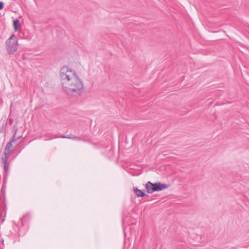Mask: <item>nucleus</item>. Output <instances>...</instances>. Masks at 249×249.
I'll list each match as a JSON object with an SVG mask.
<instances>
[{"label": "nucleus", "mask_w": 249, "mask_h": 249, "mask_svg": "<svg viewBox=\"0 0 249 249\" xmlns=\"http://www.w3.org/2000/svg\"><path fill=\"white\" fill-rule=\"evenodd\" d=\"M18 39L14 34H12L6 42V50L9 54H13L18 49Z\"/></svg>", "instance_id": "3"}, {"label": "nucleus", "mask_w": 249, "mask_h": 249, "mask_svg": "<svg viewBox=\"0 0 249 249\" xmlns=\"http://www.w3.org/2000/svg\"><path fill=\"white\" fill-rule=\"evenodd\" d=\"M168 185L161 182L152 183L149 181L145 184V188L148 193L159 192L166 189Z\"/></svg>", "instance_id": "2"}, {"label": "nucleus", "mask_w": 249, "mask_h": 249, "mask_svg": "<svg viewBox=\"0 0 249 249\" xmlns=\"http://www.w3.org/2000/svg\"><path fill=\"white\" fill-rule=\"evenodd\" d=\"M73 136H73V135L71 134V135H68V136H64V135L62 136H61V138H67V139H71V140H73Z\"/></svg>", "instance_id": "9"}, {"label": "nucleus", "mask_w": 249, "mask_h": 249, "mask_svg": "<svg viewBox=\"0 0 249 249\" xmlns=\"http://www.w3.org/2000/svg\"><path fill=\"white\" fill-rule=\"evenodd\" d=\"M4 156L1 158V160L3 163H7V159L9 157V154H10V151H7V152H4Z\"/></svg>", "instance_id": "7"}, {"label": "nucleus", "mask_w": 249, "mask_h": 249, "mask_svg": "<svg viewBox=\"0 0 249 249\" xmlns=\"http://www.w3.org/2000/svg\"><path fill=\"white\" fill-rule=\"evenodd\" d=\"M7 175H5L4 176H3V183H2V186H1V191L2 192H5V190H6V182H7Z\"/></svg>", "instance_id": "6"}, {"label": "nucleus", "mask_w": 249, "mask_h": 249, "mask_svg": "<svg viewBox=\"0 0 249 249\" xmlns=\"http://www.w3.org/2000/svg\"><path fill=\"white\" fill-rule=\"evenodd\" d=\"M4 7V3L2 1H0V10L2 9Z\"/></svg>", "instance_id": "12"}, {"label": "nucleus", "mask_w": 249, "mask_h": 249, "mask_svg": "<svg viewBox=\"0 0 249 249\" xmlns=\"http://www.w3.org/2000/svg\"><path fill=\"white\" fill-rule=\"evenodd\" d=\"M133 190L138 197H143L145 196H147V195L144 193L142 190H140L137 188H134Z\"/></svg>", "instance_id": "5"}, {"label": "nucleus", "mask_w": 249, "mask_h": 249, "mask_svg": "<svg viewBox=\"0 0 249 249\" xmlns=\"http://www.w3.org/2000/svg\"><path fill=\"white\" fill-rule=\"evenodd\" d=\"M60 77L64 90L70 95H80L83 89V84L75 71L68 67H62Z\"/></svg>", "instance_id": "1"}, {"label": "nucleus", "mask_w": 249, "mask_h": 249, "mask_svg": "<svg viewBox=\"0 0 249 249\" xmlns=\"http://www.w3.org/2000/svg\"><path fill=\"white\" fill-rule=\"evenodd\" d=\"M17 133V129H16L15 130L14 134L12 138V140L8 143H7V144L5 148V151H10V152L12 151V150H10V149L12 147V142L16 141V136Z\"/></svg>", "instance_id": "4"}, {"label": "nucleus", "mask_w": 249, "mask_h": 249, "mask_svg": "<svg viewBox=\"0 0 249 249\" xmlns=\"http://www.w3.org/2000/svg\"><path fill=\"white\" fill-rule=\"evenodd\" d=\"M19 21L18 19H16L14 21V26L15 30H17L18 28Z\"/></svg>", "instance_id": "8"}, {"label": "nucleus", "mask_w": 249, "mask_h": 249, "mask_svg": "<svg viewBox=\"0 0 249 249\" xmlns=\"http://www.w3.org/2000/svg\"><path fill=\"white\" fill-rule=\"evenodd\" d=\"M8 163H4V170L5 173H6L8 171Z\"/></svg>", "instance_id": "10"}, {"label": "nucleus", "mask_w": 249, "mask_h": 249, "mask_svg": "<svg viewBox=\"0 0 249 249\" xmlns=\"http://www.w3.org/2000/svg\"><path fill=\"white\" fill-rule=\"evenodd\" d=\"M24 217H25L24 216L22 217L20 219V220H22V219H24Z\"/></svg>", "instance_id": "13"}, {"label": "nucleus", "mask_w": 249, "mask_h": 249, "mask_svg": "<svg viewBox=\"0 0 249 249\" xmlns=\"http://www.w3.org/2000/svg\"><path fill=\"white\" fill-rule=\"evenodd\" d=\"M73 140L77 141H80L82 140V139L79 137L77 136H73Z\"/></svg>", "instance_id": "11"}]
</instances>
